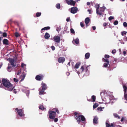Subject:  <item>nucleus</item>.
<instances>
[{"label":"nucleus","mask_w":127,"mask_h":127,"mask_svg":"<svg viewBox=\"0 0 127 127\" xmlns=\"http://www.w3.org/2000/svg\"><path fill=\"white\" fill-rule=\"evenodd\" d=\"M2 83L0 85V88L3 87V85L5 87V89L9 91H11L14 87L12 84L10 82L9 80L5 79H3L2 80Z\"/></svg>","instance_id":"obj_1"},{"label":"nucleus","mask_w":127,"mask_h":127,"mask_svg":"<svg viewBox=\"0 0 127 127\" xmlns=\"http://www.w3.org/2000/svg\"><path fill=\"white\" fill-rule=\"evenodd\" d=\"M53 111H50L49 112V117L51 119H53L56 116V114L55 112H57L58 114L59 113V111L57 108H53L52 109Z\"/></svg>","instance_id":"obj_2"},{"label":"nucleus","mask_w":127,"mask_h":127,"mask_svg":"<svg viewBox=\"0 0 127 127\" xmlns=\"http://www.w3.org/2000/svg\"><path fill=\"white\" fill-rule=\"evenodd\" d=\"M41 88L39 89V94L40 95L45 94V93L44 92V91L47 88L46 85L43 82L41 84Z\"/></svg>","instance_id":"obj_3"},{"label":"nucleus","mask_w":127,"mask_h":127,"mask_svg":"<svg viewBox=\"0 0 127 127\" xmlns=\"http://www.w3.org/2000/svg\"><path fill=\"white\" fill-rule=\"evenodd\" d=\"M75 117L77 122L79 124H81L82 121H84L85 120V117L83 115H76Z\"/></svg>","instance_id":"obj_4"},{"label":"nucleus","mask_w":127,"mask_h":127,"mask_svg":"<svg viewBox=\"0 0 127 127\" xmlns=\"http://www.w3.org/2000/svg\"><path fill=\"white\" fill-rule=\"evenodd\" d=\"M106 9V7L104 6V4L102 7H100L98 9L96 10V13L97 15L99 16H102L103 14V12L105 9Z\"/></svg>","instance_id":"obj_5"},{"label":"nucleus","mask_w":127,"mask_h":127,"mask_svg":"<svg viewBox=\"0 0 127 127\" xmlns=\"http://www.w3.org/2000/svg\"><path fill=\"white\" fill-rule=\"evenodd\" d=\"M111 98H109V96H106L104 98H103L102 97V99L105 102V104H109L111 100L113 99V96L112 95Z\"/></svg>","instance_id":"obj_6"},{"label":"nucleus","mask_w":127,"mask_h":127,"mask_svg":"<svg viewBox=\"0 0 127 127\" xmlns=\"http://www.w3.org/2000/svg\"><path fill=\"white\" fill-rule=\"evenodd\" d=\"M15 110L17 111L18 114L20 117H24L25 116V115L24 113V111L22 109H19L18 108H16L15 109Z\"/></svg>","instance_id":"obj_7"},{"label":"nucleus","mask_w":127,"mask_h":127,"mask_svg":"<svg viewBox=\"0 0 127 127\" xmlns=\"http://www.w3.org/2000/svg\"><path fill=\"white\" fill-rule=\"evenodd\" d=\"M54 41L55 42V45L57 46L58 45L57 44V43H59L60 40V37L58 36H54L53 38Z\"/></svg>","instance_id":"obj_8"},{"label":"nucleus","mask_w":127,"mask_h":127,"mask_svg":"<svg viewBox=\"0 0 127 127\" xmlns=\"http://www.w3.org/2000/svg\"><path fill=\"white\" fill-rule=\"evenodd\" d=\"M123 87L124 89V97H125V99L126 100L127 102H125L126 103L127 102V88L126 85H123Z\"/></svg>","instance_id":"obj_9"},{"label":"nucleus","mask_w":127,"mask_h":127,"mask_svg":"<svg viewBox=\"0 0 127 127\" xmlns=\"http://www.w3.org/2000/svg\"><path fill=\"white\" fill-rule=\"evenodd\" d=\"M73 0H65V1L66 3L68 5H71L73 6H74L75 3V2L74 1H73Z\"/></svg>","instance_id":"obj_10"},{"label":"nucleus","mask_w":127,"mask_h":127,"mask_svg":"<svg viewBox=\"0 0 127 127\" xmlns=\"http://www.w3.org/2000/svg\"><path fill=\"white\" fill-rule=\"evenodd\" d=\"M103 61L105 62L103 64V67H107L108 66V65L109 64V62L108 59H106L103 58Z\"/></svg>","instance_id":"obj_11"},{"label":"nucleus","mask_w":127,"mask_h":127,"mask_svg":"<svg viewBox=\"0 0 127 127\" xmlns=\"http://www.w3.org/2000/svg\"><path fill=\"white\" fill-rule=\"evenodd\" d=\"M22 90L23 92L26 93L27 96H28L29 94V89L28 88L23 87Z\"/></svg>","instance_id":"obj_12"},{"label":"nucleus","mask_w":127,"mask_h":127,"mask_svg":"<svg viewBox=\"0 0 127 127\" xmlns=\"http://www.w3.org/2000/svg\"><path fill=\"white\" fill-rule=\"evenodd\" d=\"M78 9L76 7H73L71 8V13L73 14L76 13L78 10Z\"/></svg>","instance_id":"obj_13"},{"label":"nucleus","mask_w":127,"mask_h":127,"mask_svg":"<svg viewBox=\"0 0 127 127\" xmlns=\"http://www.w3.org/2000/svg\"><path fill=\"white\" fill-rule=\"evenodd\" d=\"M43 77V76L42 75H38L36 76L35 79L37 80L40 81L42 80Z\"/></svg>","instance_id":"obj_14"},{"label":"nucleus","mask_w":127,"mask_h":127,"mask_svg":"<svg viewBox=\"0 0 127 127\" xmlns=\"http://www.w3.org/2000/svg\"><path fill=\"white\" fill-rule=\"evenodd\" d=\"M7 60L9 61V62L13 66H15L16 65L14 64V60L13 59H7Z\"/></svg>","instance_id":"obj_15"},{"label":"nucleus","mask_w":127,"mask_h":127,"mask_svg":"<svg viewBox=\"0 0 127 127\" xmlns=\"http://www.w3.org/2000/svg\"><path fill=\"white\" fill-rule=\"evenodd\" d=\"M73 44L74 45H77L79 43V39L77 38L75 39H74L72 41Z\"/></svg>","instance_id":"obj_16"},{"label":"nucleus","mask_w":127,"mask_h":127,"mask_svg":"<svg viewBox=\"0 0 127 127\" xmlns=\"http://www.w3.org/2000/svg\"><path fill=\"white\" fill-rule=\"evenodd\" d=\"M65 60V58L64 57H60L58 59V61L59 63H63L64 62Z\"/></svg>","instance_id":"obj_17"},{"label":"nucleus","mask_w":127,"mask_h":127,"mask_svg":"<svg viewBox=\"0 0 127 127\" xmlns=\"http://www.w3.org/2000/svg\"><path fill=\"white\" fill-rule=\"evenodd\" d=\"M90 21V19L89 17H87L85 19V22L86 24V27L88 26V24L89 23Z\"/></svg>","instance_id":"obj_18"},{"label":"nucleus","mask_w":127,"mask_h":127,"mask_svg":"<svg viewBox=\"0 0 127 127\" xmlns=\"http://www.w3.org/2000/svg\"><path fill=\"white\" fill-rule=\"evenodd\" d=\"M98 118L96 116H95L93 120V123L94 124H97L98 123Z\"/></svg>","instance_id":"obj_19"},{"label":"nucleus","mask_w":127,"mask_h":127,"mask_svg":"<svg viewBox=\"0 0 127 127\" xmlns=\"http://www.w3.org/2000/svg\"><path fill=\"white\" fill-rule=\"evenodd\" d=\"M3 42L4 44H5L6 45L8 44V40L6 39H4L3 40Z\"/></svg>","instance_id":"obj_20"},{"label":"nucleus","mask_w":127,"mask_h":127,"mask_svg":"<svg viewBox=\"0 0 127 127\" xmlns=\"http://www.w3.org/2000/svg\"><path fill=\"white\" fill-rule=\"evenodd\" d=\"M106 127H114V125L112 124H110L108 123H106Z\"/></svg>","instance_id":"obj_21"},{"label":"nucleus","mask_w":127,"mask_h":127,"mask_svg":"<svg viewBox=\"0 0 127 127\" xmlns=\"http://www.w3.org/2000/svg\"><path fill=\"white\" fill-rule=\"evenodd\" d=\"M50 37L49 34L47 32L46 33L44 36V37L45 39H48Z\"/></svg>","instance_id":"obj_22"},{"label":"nucleus","mask_w":127,"mask_h":127,"mask_svg":"<svg viewBox=\"0 0 127 127\" xmlns=\"http://www.w3.org/2000/svg\"><path fill=\"white\" fill-rule=\"evenodd\" d=\"M90 54L89 53H86L85 55V58L86 59H89L90 57Z\"/></svg>","instance_id":"obj_23"},{"label":"nucleus","mask_w":127,"mask_h":127,"mask_svg":"<svg viewBox=\"0 0 127 127\" xmlns=\"http://www.w3.org/2000/svg\"><path fill=\"white\" fill-rule=\"evenodd\" d=\"M67 28L66 27H65L64 28V30L63 31V32L64 33H68L69 32V31H67Z\"/></svg>","instance_id":"obj_24"},{"label":"nucleus","mask_w":127,"mask_h":127,"mask_svg":"<svg viewBox=\"0 0 127 127\" xmlns=\"http://www.w3.org/2000/svg\"><path fill=\"white\" fill-rule=\"evenodd\" d=\"M113 115L115 118L118 119H120V117L117 114L114 113L113 114Z\"/></svg>","instance_id":"obj_25"},{"label":"nucleus","mask_w":127,"mask_h":127,"mask_svg":"<svg viewBox=\"0 0 127 127\" xmlns=\"http://www.w3.org/2000/svg\"><path fill=\"white\" fill-rule=\"evenodd\" d=\"M50 29V27H45L42 29L41 31V32L42 33V31H43L44 30H49Z\"/></svg>","instance_id":"obj_26"},{"label":"nucleus","mask_w":127,"mask_h":127,"mask_svg":"<svg viewBox=\"0 0 127 127\" xmlns=\"http://www.w3.org/2000/svg\"><path fill=\"white\" fill-rule=\"evenodd\" d=\"M11 67L10 66V64H8V67H7V70L8 71L10 72L11 71Z\"/></svg>","instance_id":"obj_27"},{"label":"nucleus","mask_w":127,"mask_h":127,"mask_svg":"<svg viewBox=\"0 0 127 127\" xmlns=\"http://www.w3.org/2000/svg\"><path fill=\"white\" fill-rule=\"evenodd\" d=\"M95 7L96 8V10L99 9V4H96L95 5Z\"/></svg>","instance_id":"obj_28"},{"label":"nucleus","mask_w":127,"mask_h":127,"mask_svg":"<svg viewBox=\"0 0 127 127\" xmlns=\"http://www.w3.org/2000/svg\"><path fill=\"white\" fill-rule=\"evenodd\" d=\"M80 63L79 62V63H77L76 64V65H75V68H79L80 65Z\"/></svg>","instance_id":"obj_29"},{"label":"nucleus","mask_w":127,"mask_h":127,"mask_svg":"<svg viewBox=\"0 0 127 127\" xmlns=\"http://www.w3.org/2000/svg\"><path fill=\"white\" fill-rule=\"evenodd\" d=\"M98 106V104L97 103H95L94 104L93 106V107L94 109L96 108Z\"/></svg>","instance_id":"obj_30"},{"label":"nucleus","mask_w":127,"mask_h":127,"mask_svg":"<svg viewBox=\"0 0 127 127\" xmlns=\"http://www.w3.org/2000/svg\"><path fill=\"white\" fill-rule=\"evenodd\" d=\"M104 108V107H99L97 108V110L98 111H102V110Z\"/></svg>","instance_id":"obj_31"},{"label":"nucleus","mask_w":127,"mask_h":127,"mask_svg":"<svg viewBox=\"0 0 127 127\" xmlns=\"http://www.w3.org/2000/svg\"><path fill=\"white\" fill-rule=\"evenodd\" d=\"M92 98L93 99V101L95 102L96 99L95 96L94 95H92Z\"/></svg>","instance_id":"obj_32"},{"label":"nucleus","mask_w":127,"mask_h":127,"mask_svg":"<svg viewBox=\"0 0 127 127\" xmlns=\"http://www.w3.org/2000/svg\"><path fill=\"white\" fill-rule=\"evenodd\" d=\"M56 30L58 32H59L61 30V27L59 26L57 27Z\"/></svg>","instance_id":"obj_33"},{"label":"nucleus","mask_w":127,"mask_h":127,"mask_svg":"<svg viewBox=\"0 0 127 127\" xmlns=\"http://www.w3.org/2000/svg\"><path fill=\"white\" fill-rule=\"evenodd\" d=\"M56 7L58 9H59L60 8V3H58L56 5Z\"/></svg>","instance_id":"obj_34"},{"label":"nucleus","mask_w":127,"mask_h":127,"mask_svg":"<svg viewBox=\"0 0 127 127\" xmlns=\"http://www.w3.org/2000/svg\"><path fill=\"white\" fill-rule=\"evenodd\" d=\"M70 32L71 33L74 34H75V32L74 30L72 29H71L70 30Z\"/></svg>","instance_id":"obj_35"},{"label":"nucleus","mask_w":127,"mask_h":127,"mask_svg":"<svg viewBox=\"0 0 127 127\" xmlns=\"http://www.w3.org/2000/svg\"><path fill=\"white\" fill-rule=\"evenodd\" d=\"M127 33V32H125V31H123L121 32V34L123 36H124V34L126 35Z\"/></svg>","instance_id":"obj_36"},{"label":"nucleus","mask_w":127,"mask_h":127,"mask_svg":"<svg viewBox=\"0 0 127 127\" xmlns=\"http://www.w3.org/2000/svg\"><path fill=\"white\" fill-rule=\"evenodd\" d=\"M41 13L39 12H37L36 13V16L37 17H38L40 16L41 15Z\"/></svg>","instance_id":"obj_37"},{"label":"nucleus","mask_w":127,"mask_h":127,"mask_svg":"<svg viewBox=\"0 0 127 127\" xmlns=\"http://www.w3.org/2000/svg\"><path fill=\"white\" fill-rule=\"evenodd\" d=\"M39 108L42 110L45 109V108H44V107L42 105L40 106L39 107Z\"/></svg>","instance_id":"obj_38"},{"label":"nucleus","mask_w":127,"mask_h":127,"mask_svg":"<svg viewBox=\"0 0 127 127\" xmlns=\"http://www.w3.org/2000/svg\"><path fill=\"white\" fill-rule=\"evenodd\" d=\"M7 35V33L6 32H4L2 33V36L3 37H6Z\"/></svg>","instance_id":"obj_39"},{"label":"nucleus","mask_w":127,"mask_h":127,"mask_svg":"<svg viewBox=\"0 0 127 127\" xmlns=\"http://www.w3.org/2000/svg\"><path fill=\"white\" fill-rule=\"evenodd\" d=\"M114 24L115 25H117L118 24V22L117 21H115L114 23Z\"/></svg>","instance_id":"obj_40"},{"label":"nucleus","mask_w":127,"mask_h":127,"mask_svg":"<svg viewBox=\"0 0 127 127\" xmlns=\"http://www.w3.org/2000/svg\"><path fill=\"white\" fill-rule=\"evenodd\" d=\"M123 25L125 27H126L127 26V23L126 22H124L123 23Z\"/></svg>","instance_id":"obj_41"},{"label":"nucleus","mask_w":127,"mask_h":127,"mask_svg":"<svg viewBox=\"0 0 127 127\" xmlns=\"http://www.w3.org/2000/svg\"><path fill=\"white\" fill-rule=\"evenodd\" d=\"M114 19V17L112 16H110L109 17V20L110 21L111 20H112Z\"/></svg>","instance_id":"obj_42"},{"label":"nucleus","mask_w":127,"mask_h":127,"mask_svg":"<svg viewBox=\"0 0 127 127\" xmlns=\"http://www.w3.org/2000/svg\"><path fill=\"white\" fill-rule=\"evenodd\" d=\"M21 70H18V71L17 73H16V74H17V75H18L19 74L21 73Z\"/></svg>","instance_id":"obj_43"},{"label":"nucleus","mask_w":127,"mask_h":127,"mask_svg":"<svg viewBox=\"0 0 127 127\" xmlns=\"http://www.w3.org/2000/svg\"><path fill=\"white\" fill-rule=\"evenodd\" d=\"M15 35L16 37H18L20 35L17 32H16L15 33Z\"/></svg>","instance_id":"obj_44"},{"label":"nucleus","mask_w":127,"mask_h":127,"mask_svg":"<svg viewBox=\"0 0 127 127\" xmlns=\"http://www.w3.org/2000/svg\"><path fill=\"white\" fill-rule=\"evenodd\" d=\"M116 50L115 49H114L112 51V53L113 54L116 53Z\"/></svg>","instance_id":"obj_45"},{"label":"nucleus","mask_w":127,"mask_h":127,"mask_svg":"<svg viewBox=\"0 0 127 127\" xmlns=\"http://www.w3.org/2000/svg\"><path fill=\"white\" fill-rule=\"evenodd\" d=\"M109 57V56L108 55H106L105 56V58H108Z\"/></svg>","instance_id":"obj_46"},{"label":"nucleus","mask_w":127,"mask_h":127,"mask_svg":"<svg viewBox=\"0 0 127 127\" xmlns=\"http://www.w3.org/2000/svg\"><path fill=\"white\" fill-rule=\"evenodd\" d=\"M84 68L83 67V66H82L81 68H80V70H81V72H82V71H83L84 70Z\"/></svg>","instance_id":"obj_47"},{"label":"nucleus","mask_w":127,"mask_h":127,"mask_svg":"<svg viewBox=\"0 0 127 127\" xmlns=\"http://www.w3.org/2000/svg\"><path fill=\"white\" fill-rule=\"evenodd\" d=\"M80 25H81V27H83L84 26V25L83 24V23H82V22H81L80 23Z\"/></svg>","instance_id":"obj_48"},{"label":"nucleus","mask_w":127,"mask_h":127,"mask_svg":"<svg viewBox=\"0 0 127 127\" xmlns=\"http://www.w3.org/2000/svg\"><path fill=\"white\" fill-rule=\"evenodd\" d=\"M26 66V65L24 64L23 63L21 64V67H24V66Z\"/></svg>","instance_id":"obj_49"},{"label":"nucleus","mask_w":127,"mask_h":127,"mask_svg":"<svg viewBox=\"0 0 127 127\" xmlns=\"http://www.w3.org/2000/svg\"><path fill=\"white\" fill-rule=\"evenodd\" d=\"M51 49H52V50L53 51H54V50H55V47L54 46H51Z\"/></svg>","instance_id":"obj_50"},{"label":"nucleus","mask_w":127,"mask_h":127,"mask_svg":"<svg viewBox=\"0 0 127 127\" xmlns=\"http://www.w3.org/2000/svg\"><path fill=\"white\" fill-rule=\"evenodd\" d=\"M14 81L15 82H17L18 81V80L17 79L15 78H14Z\"/></svg>","instance_id":"obj_51"},{"label":"nucleus","mask_w":127,"mask_h":127,"mask_svg":"<svg viewBox=\"0 0 127 127\" xmlns=\"http://www.w3.org/2000/svg\"><path fill=\"white\" fill-rule=\"evenodd\" d=\"M25 76V75H23V78L21 80V81H23L24 80Z\"/></svg>","instance_id":"obj_52"},{"label":"nucleus","mask_w":127,"mask_h":127,"mask_svg":"<svg viewBox=\"0 0 127 127\" xmlns=\"http://www.w3.org/2000/svg\"><path fill=\"white\" fill-rule=\"evenodd\" d=\"M58 119L57 118H55L54 119V121L56 122L58 121Z\"/></svg>","instance_id":"obj_53"},{"label":"nucleus","mask_w":127,"mask_h":127,"mask_svg":"<svg viewBox=\"0 0 127 127\" xmlns=\"http://www.w3.org/2000/svg\"><path fill=\"white\" fill-rule=\"evenodd\" d=\"M125 119V118L124 117H123L121 120V121L122 122L123 121H124Z\"/></svg>","instance_id":"obj_54"},{"label":"nucleus","mask_w":127,"mask_h":127,"mask_svg":"<svg viewBox=\"0 0 127 127\" xmlns=\"http://www.w3.org/2000/svg\"><path fill=\"white\" fill-rule=\"evenodd\" d=\"M92 28L94 30H95L96 29V27L95 26L92 27Z\"/></svg>","instance_id":"obj_55"},{"label":"nucleus","mask_w":127,"mask_h":127,"mask_svg":"<svg viewBox=\"0 0 127 127\" xmlns=\"http://www.w3.org/2000/svg\"><path fill=\"white\" fill-rule=\"evenodd\" d=\"M66 75L67 76H69V75H70V73L69 72H67L66 73Z\"/></svg>","instance_id":"obj_56"},{"label":"nucleus","mask_w":127,"mask_h":127,"mask_svg":"<svg viewBox=\"0 0 127 127\" xmlns=\"http://www.w3.org/2000/svg\"><path fill=\"white\" fill-rule=\"evenodd\" d=\"M70 19L69 18H67L66 19V21L67 22H69L70 21Z\"/></svg>","instance_id":"obj_57"},{"label":"nucleus","mask_w":127,"mask_h":127,"mask_svg":"<svg viewBox=\"0 0 127 127\" xmlns=\"http://www.w3.org/2000/svg\"><path fill=\"white\" fill-rule=\"evenodd\" d=\"M126 52L125 51H124L123 52V53L124 55V56H125L126 55Z\"/></svg>","instance_id":"obj_58"},{"label":"nucleus","mask_w":127,"mask_h":127,"mask_svg":"<svg viewBox=\"0 0 127 127\" xmlns=\"http://www.w3.org/2000/svg\"><path fill=\"white\" fill-rule=\"evenodd\" d=\"M107 25V24H106V23H104L103 24V25L104 26H106Z\"/></svg>","instance_id":"obj_59"},{"label":"nucleus","mask_w":127,"mask_h":127,"mask_svg":"<svg viewBox=\"0 0 127 127\" xmlns=\"http://www.w3.org/2000/svg\"><path fill=\"white\" fill-rule=\"evenodd\" d=\"M90 3L89 2H87V4L88 5H90Z\"/></svg>","instance_id":"obj_60"},{"label":"nucleus","mask_w":127,"mask_h":127,"mask_svg":"<svg viewBox=\"0 0 127 127\" xmlns=\"http://www.w3.org/2000/svg\"><path fill=\"white\" fill-rule=\"evenodd\" d=\"M16 90L15 89H14V90L13 91V92L15 93H16V92L15 91Z\"/></svg>","instance_id":"obj_61"},{"label":"nucleus","mask_w":127,"mask_h":127,"mask_svg":"<svg viewBox=\"0 0 127 127\" xmlns=\"http://www.w3.org/2000/svg\"><path fill=\"white\" fill-rule=\"evenodd\" d=\"M1 40H2V37H0V44L1 42Z\"/></svg>","instance_id":"obj_62"},{"label":"nucleus","mask_w":127,"mask_h":127,"mask_svg":"<svg viewBox=\"0 0 127 127\" xmlns=\"http://www.w3.org/2000/svg\"><path fill=\"white\" fill-rule=\"evenodd\" d=\"M88 11L89 12V13L90 14L91 13V11L90 10L88 9Z\"/></svg>","instance_id":"obj_63"},{"label":"nucleus","mask_w":127,"mask_h":127,"mask_svg":"<svg viewBox=\"0 0 127 127\" xmlns=\"http://www.w3.org/2000/svg\"><path fill=\"white\" fill-rule=\"evenodd\" d=\"M67 65H68L69 66L70 65V62H69L68 63Z\"/></svg>","instance_id":"obj_64"}]
</instances>
